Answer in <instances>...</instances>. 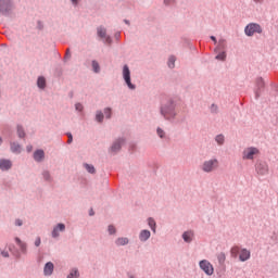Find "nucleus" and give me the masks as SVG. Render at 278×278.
Returning <instances> with one entry per match:
<instances>
[{
  "label": "nucleus",
  "instance_id": "1",
  "mask_svg": "<svg viewBox=\"0 0 278 278\" xmlns=\"http://www.w3.org/2000/svg\"><path fill=\"white\" fill-rule=\"evenodd\" d=\"M123 77L126 86H128L130 90H136V86L131 84V72L129 71V66L127 65H124L123 67Z\"/></svg>",
  "mask_w": 278,
  "mask_h": 278
},
{
  "label": "nucleus",
  "instance_id": "2",
  "mask_svg": "<svg viewBox=\"0 0 278 278\" xmlns=\"http://www.w3.org/2000/svg\"><path fill=\"white\" fill-rule=\"evenodd\" d=\"M247 36H253V34H262V26L258 24H249L245 27Z\"/></svg>",
  "mask_w": 278,
  "mask_h": 278
},
{
  "label": "nucleus",
  "instance_id": "3",
  "mask_svg": "<svg viewBox=\"0 0 278 278\" xmlns=\"http://www.w3.org/2000/svg\"><path fill=\"white\" fill-rule=\"evenodd\" d=\"M200 268L205 273V275H214V266L206 260L200 262Z\"/></svg>",
  "mask_w": 278,
  "mask_h": 278
},
{
  "label": "nucleus",
  "instance_id": "4",
  "mask_svg": "<svg viewBox=\"0 0 278 278\" xmlns=\"http://www.w3.org/2000/svg\"><path fill=\"white\" fill-rule=\"evenodd\" d=\"M216 166H218L217 160L206 161L203 164V170H204V173H212V170L215 169Z\"/></svg>",
  "mask_w": 278,
  "mask_h": 278
},
{
  "label": "nucleus",
  "instance_id": "5",
  "mask_svg": "<svg viewBox=\"0 0 278 278\" xmlns=\"http://www.w3.org/2000/svg\"><path fill=\"white\" fill-rule=\"evenodd\" d=\"M260 150L257 148H248L243 151V160H253V155H257Z\"/></svg>",
  "mask_w": 278,
  "mask_h": 278
},
{
  "label": "nucleus",
  "instance_id": "6",
  "mask_svg": "<svg viewBox=\"0 0 278 278\" xmlns=\"http://www.w3.org/2000/svg\"><path fill=\"white\" fill-rule=\"evenodd\" d=\"M98 36L100 38H104L105 42H108L110 45V42H112V38H110V36H108V31L105 30V28L103 27H98Z\"/></svg>",
  "mask_w": 278,
  "mask_h": 278
},
{
  "label": "nucleus",
  "instance_id": "7",
  "mask_svg": "<svg viewBox=\"0 0 278 278\" xmlns=\"http://www.w3.org/2000/svg\"><path fill=\"white\" fill-rule=\"evenodd\" d=\"M64 229H66L64 224H58V226L52 230V238H58V236H60L59 231H64Z\"/></svg>",
  "mask_w": 278,
  "mask_h": 278
},
{
  "label": "nucleus",
  "instance_id": "8",
  "mask_svg": "<svg viewBox=\"0 0 278 278\" xmlns=\"http://www.w3.org/2000/svg\"><path fill=\"white\" fill-rule=\"evenodd\" d=\"M1 170H10L12 168V162L10 160H0Z\"/></svg>",
  "mask_w": 278,
  "mask_h": 278
},
{
  "label": "nucleus",
  "instance_id": "9",
  "mask_svg": "<svg viewBox=\"0 0 278 278\" xmlns=\"http://www.w3.org/2000/svg\"><path fill=\"white\" fill-rule=\"evenodd\" d=\"M251 257V252L247 249L241 250L239 258L240 262H247Z\"/></svg>",
  "mask_w": 278,
  "mask_h": 278
},
{
  "label": "nucleus",
  "instance_id": "10",
  "mask_svg": "<svg viewBox=\"0 0 278 278\" xmlns=\"http://www.w3.org/2000/svg\"><path fill=\"white\" fill-rule=\"evenodd\" d=\"M53 263L51 262H48L46 265H45V268H43V273L46 276H50V275H53Z\"/></svg>",
  "mask_w": 278,
  "mask_h": 278
},
{
  "label": "nucleus",
  "instance_id": "11",
  "mask_svg": "<svg viewBox=\"0 0 278 278\" xmlns=\"http://www.w3.org/2000/svg\"><path fill=\"white\" fill-rule=\"evenodd\" d=\"M34 160L36 162H42V160H45V151L42 150H37L35 153H34Z\"/></svg>",
  "mask_w": 278,
  "mask_h": 278
},
{
  "label": "nucleus",
  "instance_id": "12",
  "mask_svg": "<svg viewBox=\"0 0 278 278\" xmlns=\"http://www.w3.org/2000/svg\"><path fill=\"white\" fill-rule=\"evenodd\" d=\"M139 238H140L141 242H147V240H149V238H151V231L142 230L139 235Z\"/></svg>",
  "mask_w": 278,
  "mask_h": 278
},
{
  "label": "nucleus",
  "instance_id": "13",
  "mask_svg": "<svg viewBox=\"0 0 278 278\" xmlns=\"http://www.w3.org/2000/svg\"><path fill=\"white\" fill-rule=\"evenodd\" d=\"M10 5V0H0V12L3 14L8 12V8Z\"/></svg>",
  "mask_w": 278,
  "mask_h": 278
},
{
  "label": "nucleus",
  "instance_id": "14",
  "mask_svg": "<svg viewBox=\"0 0 278 278\" xmlns=\"http://www.w3.org/2000/svg\"><path fill=\"white\" fill-rule=\"evenodd\" d=\"M124 142L123 139H119L118 141H115L113 146L111 147V151L116 153V151H121V144Z\"/></svg>",
  "mask_w": 278,
  "mask_h": 278
},
{
  "label": "nucleus",
  "instance_id": "15",
  "mask_svg": "<svg viewBox=\"0 0 278 278\" xmlns=\"http://www.w3.org/2000/svg\"><path fill=\"white\" fill-rule=\"evenodd\" d=\"M192 236H194V233H192V231H186L182 235V238L185 240V242H192Z\"/></svg>",
  "mask_w": 278,
  "mask_h": 278
},
{
  "label": "nucleus",
  "instance_id": "16",
  "mask_svg": "<svg viewBox=\"0 0 278 278\" xmlns=\"http://www.w3.org/2000/svg\"><path fill=\"white\" fill-rule=\"evenodd\" d=\"M128 243H129V239L127 238H118L116 240L117 247H125V244H128Z\"/></svg>",
  "mask_w": 278,
  "mask_h": 278
},
{
  "label": "nucleus",
  "instance_id": "17",
  "mask_svg": "<svg viewBox=\"0 0 278 278\" xmlns=\"http://www.w3.org/2000/svg\"><path fill=\"white\" fill-rule=\"evenodd\" d=\"M37 86H38V88H45V86H47V80L45 79V77L38 78Z\"/></svg>",
  "mask_w": 278,
  "mask_h": 278
},
{
  "label": "nucleus",
  "instance_id": "18",
  "mask_svg": "<svg viewBox=\"0 0 278 278\" xmlns=\"http://www.w3.org/2000/svg\"><path fill=\"white\" fill-rule=\"evenodd\" d=\"M11 151L13 153H21V146L20 144H16V143H12L11 144Z\"/></svg>",
  "mask_w": 278,
  "mask_h": 278
},
{
  "label": "nucleus",
  "instance_id": "19",
  "mask_svg": "<svg viewBox=\"0 0 278 278\" xmlns=\"http://www.w3.org/2000/svg\"><path fill=\"white\" fill-rule=\"evenodd\" d=\"M15 242H17L20 249H22V251H27V244L23 243V241H21V239L15 238Z\"/></svg>",
  "mask_w": 278,
  "mask_h": 278
},
{
  "label": "nucleus",
  "instance_id": "20",
  "mask_svg": "<svg viewBox=\"0 0 278 278\" xmlns=\"http://www.w3.org/2000/svg\"><path fill=\"white\" fill-rule=\"evenodd\" d=\"M148 225L152 229V231L155 233V220L153 218H149Z\"/></svg>",
  "mask_w": 278,
  "mask_h": 278
},
{
  "label": "nucleus",
  "instance_id": "21",
  "mask_svg": "<svg viewBox=\"0 0 278 278\" xmlns=\"http://www.w3.org/2000/svg\"><path fill=\"white\" fill-rule=\"evenodd\" d=\"M67 278H79V271L77 269H73Z\"/></svg>",
  "mask_w": 278,
  "mask_h": 278
},
{
  "label": "nucleus",
  "instance_id": "22",
  "mask_svg": "<svg viewBox=\"0 0 278 278\" xmlns=\"http://www.w3.org/2000/svg\"><path fill=\"white\" fill-rule=\"evenodd\" d=\"M92 68L94 73H99V71H101V67L99 66V62L92 61Z\"/></svg>",
  "mask_w": 278,
  "mask_h": 278
},
{
  "label": "nucleus",
  "instance_id": "23",
  "mask_svg": "<svg viewBox=\"0 0 278 278\" xmlns=\"http://www.w3.org/2000/svg\"><path fill=\"white\" fill-rule=\"evenodd\" d=\"M167 64L169 68H175V56H169Z\"/></svg>",
  "mask_w": 278,
  "mask_h": 278
},
{
  "label": "nucleus",
  "instance_id": "24",
  "mask_svg": "<svg viewBox=\"0 0 278 278\" xmlns=\"http://www.w3.org/2000/svg\"><path fill=\"white\" fill-rule=\"evenodd\" d=\"M85 168H86V170H88V173H90L91 175L94 174V166H93V165L85 164Z\"/></svg>",
  "mask_w": 278,
  "mask_h": 278
},
{
  "label": "nucleus",
  "instance_id": "25",
  "mask_svg": "<svg viewBox=\"0 0 278 278\" xmlns=\"http://www.w3.org/2000/svg\"><path fill=\"white\" fill-rule=\"evenodd\" d=\"M96 119L98 121V123L103 122V113L101 111L97 112Z\"/></svg>",
  "mask_w": 278,
  "mask_h": 278
},
{
  "label": "nucleus",
  "instance_id": "26",
  "mask_svg": "<svg viewBox=\"0 0 278 278\" xmlns=\"http://www.w3.org/2000/svg\"><path fill=\"white\" fill-rule=\"evenodd\" d=\"M240 252V248L235 247L231 249V255H233V257H238V253Z\"/></svg>",
  "mask_w": 278,
  "mask_h": 278
},
{
  "label": "nucleus",
  "instance_id": "27",
  "mask_svg": "<svg viewBox=\"0 0 278 278\" xmlns=\"http://www.w3.org/2000/svg\"><path fill=\"white\" fill-rule=\"evenodd\" d=\"M217 260H218L219 264H224L225 260H226L225 253L218 254Z\"/></svg>",
  "mask_w": 278,
  "mask_h": 278
},
{
  "label": "nucleus",
  "instance_id": "28",
  "mask_svg": "<svg viewBox=\"0 0 278 278\" xmlns=\"http://www.w3.org/2000/svg\"><path fill=\"white\" fill-rule=\"evenodd\" d=\"M216 60H220L222 62H224L225 58H227V54H225V52H222L219 54H217Z\"/></svg>",
  "mask_w": 278,
  "mask_h": 278
},
{
  "label": "nucleus",
  "instance_id": "29",
  "mask_svg": "<svg viewBox=\"0 0 278 278\" xmlns=\"http://www.w3.org/2000/svg\"><path fill=\"white\" fill-rule=\"evenodd\" d=\"M17 134L21 138H25V131L23 130V127L17 126Z\"/></svg>",
  "mask_w": 278,
  "mask_h": 278
},
{
  "label": "nucleus",
  "instance_id": "30",
  "mask_svg": "<svg viewBox=\"0 0 278 278\" xmlns=\"http://www.w3.org/2000/svg\"><path fill=\"white\" fill-rule=\"evenodd\" d=\"M216 142H217L218 144H223V142H225V137H224L223 135H218V136L216 137Z\"/></svg>",
  "mask_w": 278,
  "mask_h": 278
},
{
  "label": "nucleus",
  "instance_id": "31",
  "mask_svg": "<svg viewBox=\"0 0 278 278\" xmlns=\"http://www.w3.org/2000/svg\"><path fill=\"white\" fill-rule=\"evenodd\" d=\"M104 114H105L106 118H111L112 117V109H110V108L105 109Z\"/></svg>",
  "mask_w": 278,
  "mask_h": 278
},
{
  "label": "nucleus",
  "instance_id": "32",
  "mask_svg": "<svg viewBox=\"0 0 278 278\" xmlns=\"http://www.w3.org/2000/svg\"><path fill=\"white\" fill-rule=\"evenodd\" d=\"M157 136H160V138H164V130L162 128H157Z\"/></svg>",
  "mask_w": 278,
  "mask_h": 278
},
{
  "label": "nucleus",
  "instance_id": "33",
  "mask_svg": "<svg viewBox=\"0 0 278 278\" xmlns=\"http://www.w3.org/2000/svg\"><path fill=\"white\" fill-rule=\"evenodd\" d=\"M109 233H116V228H114V226H109Z\"/></svg>",
  "mask_w": 278,
  "mask_h": 278
},
{
  "label": "nucleus",
  "instance_id": "34",
  "mask_svg": "<svg viewBox=\"0 0 278 278\" xmlns=\"http://www.w3.org/2000/svg\"><path fill=\"white\" fill-rule=\"evenodd\" d=\"M161 114L164 116V118H166V119H168V118H170L169 116H168V114H166V111H164V109H161Z\"/></svg>",
  "mask_w": 278,
  "mask_h": 278
},
{
  "label": "nucleus",
  "instance_id": "35",
  "mask_svg": "<svg viewBox=\"0 0 278 278\" xmlns=\"http://www.w3.org/2000/svg\"><path fill=\"white\" fill-rule=\"evenodd\" d=\"M75 108L78 112H81V110H84V106L80 103H77Z\"/></svg>",
  "mask_w": 278,
  "mask_h": 278
},
{
  "label": "nucleus",
  "instance_id": "36",
  "mask_svg": "<svg viewBox=\"0 0 278 278\" xmlns=\"http://www.w3.org/2000/svg\"><path fill=\"white\" fill-rule=\"evenodd\" d=\"M67 138H68L67 142H68V144H71V142H73V135L71 132H68Z\"/></svg>",
  "mask_w": 278,
  "mask_h": 278
},
{
  "label": "nucleus",
  "instance_id": "37",
  "mask_svg": "<svg viewBox=\"0 0 278 278\" xmlns=\"http://www.w3.org/2000/svg\"><path fill=\"white\" fill-rule=\"evenodd\" d=\"M40 237H37L35 240V247H39L40 245Z\"/></svg>",
  "mask_w": 278,
  "mask_h": 278
},
{
  "label": "nucleus",
  "instance_id": "38",
  "mask_svg": "<svg viewBox=\"0 0 278 278\" xmlns=\"http://www.w3.org/2000/svg\"><path fill=\"white\" fill-rule=\"evenodd\" d=\"M49 177H50L49 172H45V173H43V178H45L47 181H49Z\"/></svg>",
  "mask_w": 278,
  "mask_h": 278
},
{
  "label": "nucleus",
  "instance_id": "39",
  "mask_svg": "<svg viewBox=\"0 0 278 278\" xmlns=\"http://www.w3.org/2000/svg\"><path fill=\"white\" fill-rule=\"evenodd\" d=\"M15 225H16L17 227H21V226L23 225V220L16 219Z\"/></svg>",
  "mask_w": 278,
  "mask_h": 278
},
{
  "label": "nucleus",
  "instance_id": "40",
  "mask_svg": "<svg viewBox=\"0 0 278 278\" xmlns=\"http://www.w3.org/2000/svg\"><path fill=\"white\" fill-rule=\"evenodd\" d=\"M26 149H27L28 153H31V151H33L34 147H31V146H27V147H26Z\"/></svg>",
  "mask_w": 278,
  "mask_h": 278
},
{
  "label": "nucleus",
  "instance_id": "41",
  "mask_svg": "<svg viewBox=\"0 0 278 278\" xmlns=\"http://www.w3.org/2000/svg\"><path fill=\"white\" fill-rule=\"evenodd\" d=\"M216 110H218V108H216V105L213 104V105L211 106V111H212V112H216Z\"/></svg>",
  "mask_w": 278,
  "mask_h": 278
},
{
  "label": "nucleus",
  "instance_id": "42",
  "mask_svg": "<svg viewBox=\"0 0 278 278\" xmlns=\"http://www.w3.org/2000/svg\"><path fill=\"white\" fill-rule=\"evenodd\" d=\"M169 3H173V0H164L165 5H168Z\"/></svg>",
  "mask_w": 278,
  "mask_h": 278
},
{
  "label": "nucleus",
  "instance_id": "43",
  "mask_svg": "<svg viewBox=\"0 0 278 278\" xmlns=\"http://www.w3.org/2000/svg\"><path fill=\"white\" fill-rule=\"evenodd\" d=\"M3 257H10V254L8 252H2Z\"/></svg>",
  "mask_w": 278,
  "mask_h": 278
},
{
  "label": "nucleus",
  "instance_id": "44",
  "mask_svg": "<svg viewBox=\"0 0 278 278\" xmlns=\"http://www.w3.org/2000/svg\"><path fill=\"white\" fill-rule=\"evenodd\" d=\"M89 216H94V210L91 208V210L89 211Z\"/></svg>",
  "mask_w": 278,
  "mask_h": 278
},
{
  "label": "nucleus",
  "instance_id": "45",
  "mask_svg": "<svg viewBox=\"0 0 278 278\" xmlns=\"http://www.w3.org/2000/svg\"><path fill=\"white\" fill-rule=\"evenodd\" d=\"M74 5H77V0H71Z\"/></svg>",
  "mask_w": 278,
  "mask_h": 278
},
{
  "label": "nucleus",
  "instance_id": "46",
  "mask_svg": "<svg viewBox=\"0 0 278 278\" xmlns=\"http://www.w3.org/2000/svg\"><path fill=\"white\" fill-rule=\"evenodd\" d=\"M211 40H214L216 42V37L211 36Z\"/></svg>",
  "mask_w": 278,
  "mask_h": 278
},
{
  "label": "nucleus",
  "instance_id": "47",
  "mask_svg": "<svg viewBox=\"0 0 278 278\" xmlns=\"http://www.w3.org/2000/svg\"><path fill=\"white\" fill-rule=\"evenodd\" d=\"M124 23H126V25H129V21L125 20Z\"/></svg>",
  "mask_w": 278,
  "mask_h": 278
},
{
  "label": "nucleus",
  "instance_id": "48",
  "mask_svg": "<svg viewBox=\"0 0 278 278\" xmlns=\"http://www.w3.org/2000/svg\"><path fill=\"white\" fill-rule=\"evenodd\" d=\"M66 55H67V58H71V53L68 52V50H67V53H66Z\"/></svg>",
  "mask_w": 278,
  "mask_h": 278
},
{
  "label": "nucleus",
  "instance_id": "49",
  "mask_svg": "<svg viewBox=\"0 0 278 278\" xmlns=\"http://www.w3.org/2000/svg\"><path fill=\"white\" fill-rule=\"evenodd\" d=\"M254 1H256V3H257V2H260V1H262V0H254Z\"/></svg>",
  "mask_w": 278,
  "mask_h": 278
},
{
  "label": "nucleus",
  "instance_id": "50",
  "mask_svg": "<svg viewBox=\"0 0 278 278\" xmlns=\"http://www.w3.org/2000/svg\"><path fill=\"white\" fill-rule=\"evenodd\" d=\"M1 142H3V140L0 138V144H1Z\"/></svg>",
  "mask_w": 278,
  "mask_h": 278
},
{
  "label": "nucleus",
  "instance_id": "51",
  "mask_svg": "<svg viewBox=\"0 0 278 278\" xmlns=\"http://www.w3.org/2000/svg\"><path fill=\"white\" fill-rule=\"evenodd\" d=\"M130 278H134V277H130Z\"/></svg>",
  "mask_w": 278,
  "mask_h": 278
}]
</instances>
